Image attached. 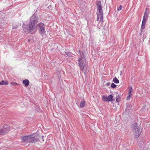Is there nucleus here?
I'll list each match as a JSON object with an SVG mask.
<instances>
[{"label":"nucleus","instance_id":"obj_1","mask_svg":"<svg viewBox=\"0 0 150 150\" xmlns=\"http://www.w3.org/2000/svg\"><path fill=\"white\" fill-rule=\"evenodd\" d=\"M38 18L34 14L30 18V22L29 25L28 31L30 34L35 33L36 31V28L35 25L38 22Z\"/></svg>","mask_w":150,"mask_h":150},{"label":"nucleus","instance_id":"obj_2","mask_svg":"<svg viewBox=\"0 0 150 150\" xmlns=\"http://www.w3.org/2000/svg\"><path fill=\"white\" fill-rule=\"evenodd\" d=\"M21 142L25 143H34L38 140L37 137H35L33 135H24L21 137Z\"/></svg>","mask_w":150,"mask_h":150},{"label":"nucleus","instance_id":"obj_3","mask_svg":"<svg viewBox=\"0 0 150 150\" xmlns=\"http://www.w3.org/2000/svg\"><path fill=\"white\" fill-rule=\"evenodd\" d=\"M97 21H98L100 18V22L103 23V15L101 2L98 1L97 4Z\"/></svg>","mask_w":150,"mask_h":150},{"label":"nucleus","instance_id":"obj_4","mask_svg":"<svg viewBox=\"0 0 150 150\" xmlns=\"http://www.w3.org/2000/svg\"><path fill=\"white\" fill-rule=\"evenodd\" d=\"M132 130L134 132V137L137 139L139 136L142 132L139 127L137 123H134L132 125Z\"/></svg>","mask_w":150,"mask_h":150},{"label":"nucleus","instance_id":"obj_5","mask_svg":"<svg viewBox=\"0 0 150 150\" xmlns=\"http://www.w3.org/2000/svg\"><path fill=\"white\" fill-rule=\"evenodd\" d=\"M39 33L43 38H46V34L45 31V27L43 23H40L37 25Z\"/></svg>","mask_w":150,"mask_h":150},{"label":"nucleus","instance_id":"obj_6","mask_svg":"<svg viewBox=\"0 0 150 150\" xmlns=\"http://www.w3.org/2000/svg\"><path fill=\"white\" fill-rule=\"evenodd\" d=\"M10 130V127L7 125H4L0 129V135L6 134Z\"/></svg>","mask_w":150,"mask_h":150},{"label":"nucleus","instance_id":"obj_7","mask_svg":"<svg viewBox=\"0 0 150 150\" xmlns=\"http://www.w3.org/2000/svg\"><path fill=\"white\" fill-rule=\"evenodd\" d=\"M103 100L104 101H111L112 100L113 96L110 95L108 97L105 96V95H103L102 97Z\"/></svg>","mask_w":150,"mask_h":150},{"label":"nucleus","instance_id":"obj_8","mask_svg":"<svg viewBox=\"0 0 150 150\" xmlns=\"http://www.w3.org/2000/svg\"><path fill=\"white\" fill-rule=\"evenodd\" d=\"M79 66H85L86 60L84 58L81 57L78 60Z\"/></svg>","mask_w":150,"mask_h":150},{"label":"nucleus","instance_id":"obj_9","mask_svg":"<svg viewBox=\"0 0 150 150\" xmlns=\"http://www.w3.org/2000/svg\"><path fill=\"white\" fill-rule=\"evenodd\" d=\"M29 81L28 79H25L23 81V83L25 85V86L26 87L27 86L29 83Z\"/></svg>","mask_w":150,"mask_h":150},{"label":"nucleus","instance_id":"obj_10","mask_svg":"<svg viewBox=\"0 0 150 150\" xmlns=\"http://www.w3.org/2000/svg\"><path fill=\"white\" fill-rule=\"evenodd\" d=\"M85 105V102L84 100L82 101L80 103L79 107L81 108H83Z\"/></svg>","mask_w":150,"mask_h":150},{"label":"nucleus","instance_id":"obj_11","mask_svg":"<svg viewBox=\"0 0 150 150\" xmlns=\"http://www.w3.org/2000/svg\"><path fill=\"white\" fill-rule=\"evenodd\" d=\"M146 22V21L142 20V24L141 26V29H143L145 28Z\"/></svg>","mask_w":150,"mask_h":150},{"label":"nucleus","instance_id":"obj_12","mask_svg":"<svg viewBox=\"0 0 150 150\" xmlns=\"http://www.w3.org/2000/svg\"><path fill=\"white\" fill-rule=\"evenodd\" d=\"M8 83V82L7 81H2L1 82H0V85H7Z\"/></svg>","mask_w":150,"mask_h":150},{"label":"nucleus","instance_id":"obj_13","mask_svg":"<svg viewBox=\"0 0 150 150\" xmlns=\"http://www.w3.org/2000/svg\"><path fill=\"white\" fill-rule=\"evenodd\" d=\"M113 81L115 83H119V80L116 77H115L113 79Z\"/></svg>","mask_w":150,"mask_h":150},{"label":"nucleus","instance_id":"obj_14","mask_svg":"<svg viewBox=\"0 0 150 150\" xmlns=\"http://www.w3.org/2000/svg\"><path fill=\"white\" fill-rule=\"evenodd\" d=\"M133 89L132 87H130L129 88V96H132V91Z\"/></svg>","mask_w":150,"mask_h":150},{"label":"nucleus","instance_id":"obj_15","mask_svg":"<svg viewBox=\"0 0 150 150\" xmlns=\"http://www.w3.org/2000/svg\"><path fill=\"white\" fill-rule=\"evenodd\" d=\"M148 16L144 15L142 20H144L146 21L147 20Z\"/></svg>","mask_w":150,"mask_h":150},{"label":"nucleus","instance_id":"obj_16","mask_svg":"<svg viewBox=\"0 0 150 150\" xmlns=\"http://www.w3.org/2000/svg\"><path fill=\"white\" fill-rule=\"evenodd\" d=\"M131 109V106L130 105L128 104V105H127L126 108V110H130Z\"/></svg>","mask_w":150,"mask_h":150},{"label":"nucleus","instance_id":"obj_17","mask_svg":"<svg viewBox=\"0 0 150 150\" xmlns=\"http://www.w3.org/2000/svg\"><path fill=\"white\" fill-rule=\"evenodd\" d=\"M66 54L68 56L71 57V53L69 52H65Z\"/></svg>","mask_w":150,"mask_h":150},{"label":"nucleus","instance_id":"obj_18","mask_svg":"<svg viewBox=\"0 0 150 150\" xmlns=\"http://www.w3.org/2000/svg\"><path fill=\"white\" fill-rule=\"evenodd\" d=\"M117 86V85L115 84L114 83H112L111 85V87L113 88H115Z\"/></svg>","mask_w":150,"mask_h":150},{"label":"nucleus","instance_id":"obj_19","mask_svg":"<svg viewBox=\"0 0 150 150\" xmlns=\"http://www.w3.org/2000/svg\"><path fill=\"white\" fill-rule=\"evenodd\" d=\"M122 8V6L121 5H120L119 7L117 8V11H120L121 10Z\"/></svg>","mask_w":150,"mask_h":150},{"label":"nucleus","instance_id":"obj_20","mask_svg":"<svg viewBox=\"0 0 150 150\" xmlns=\"http://www.w3.org/2000/svg\"><path fill=\"white\" fill-rule=\"evenodd\" d=\"M147 8L146 9L144 13V15H147L148 16V12L146 11Z\"/></svg>","mask_w":150,"mask_h":150},{"label":"nucleus","instance_id":"obj_21","mask_svg":"<svg viewBox=\"0 0 150 150\" xmlns=\"http://www.w3.org/2000/svg\"><path fill=\"white\" fill-rule=\"evenodd\" d=\"M116 100L117 102H119L120 101V99L119 98H116Z\"/></svg>","mask_w":150,"mask_h":150},{"label":"nucleus","instance_id":"obj_22","mask_svg":"<svg viewBox=\"0 0 150 150\" xmlns=\"http://www.w3.org/2000/svg\"><path fill=\"white\" fill-rule=\"evenodd\" d=\"M80 69L81 70H83L84 68V66H80Z\"/></svg>","mask_w":150,"mask_h":150},{"label":"nucleus","instance_id":"obj_23","mask_svg":"<svg viewBox=\"0 0 150 150\" xmlns=\"http://www.w3.org/2000/svg\"><path fill=\"white\" fill-rule=\"evenodd\" d=\"M131 96H129L127 97V100H129L130 98V97Z\"/></svg>","mask_w":150,"mask_h":150},{"label":"nucleus","instance_id":"obj_24","mask_svg":"<svg viewBox=\"0 0 150 150\" xmlns=\"http://www.w3.org/2000/svg\"><path fill=\"white\" fill-rule=\"evenodd\" d=\"M17 28L16 26H13L12 29H16V28Z\"/></svg>","mask_w":150,"mask_h":150},{"label":"nucleus","instance_id":"obj_25","mask_svg":"<svg viewBox=\"0 0 150 150\" xmlns=\"http://www.w3.org/2000/svg\"><path fill=\"white\" fill-rule=\"evenodd\" d=\"M44 137L43 136H42V138L43 141H44V139H43Z\"/></svg>","mask_w":150,"mask_h":150},{"label":"nucleus","instance_id":"obj_26","mask_svg":"<svg viewBox=\"0 0 150 150\" xmlns=\"http://www.w3.org/2000/svg\"><path fill=\"white\" fill-rule=\"evenodd\" d=\"M28 41L29 42H30V39H29L28 40Z\"/></svg>","mask_w":150,"mask_h":150}]
</instances>
